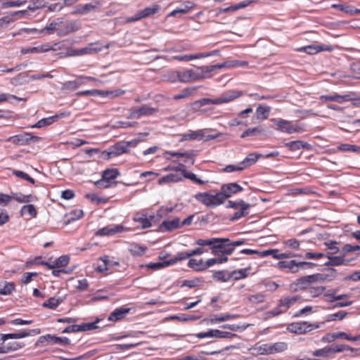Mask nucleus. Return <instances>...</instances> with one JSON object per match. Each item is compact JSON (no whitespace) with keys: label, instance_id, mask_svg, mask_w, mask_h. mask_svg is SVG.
Returning <instances> with one entry per match:
<instances>
[{"label":"nucleus","instance_id":"1","mask_svg":"<svg viewBox=\"0 0 360 360\" xmlns=\"http://www.w3.org/2000/svg\"><path fill=\"white\" fill-rule=\"evenodd\" d=\"M243 95V91L238 90H231L221 94L219 97L216 98H202L195 103V105L198 107H202L207 105H221L227 103L241 97Z\"/></svg>","mask_w":360,"mask_h":360},{"label":"nucleus","instance_id":"2","mask_svg":"<svg viewBox=\"0 0 360 360\" xmlns=\"http://www.w3.org/2000/svg\"><path fill=\"white\" fill-rule=\"evenodd\" d=\"M323 276L320 274H316L313 275H309L303 276L300 278L297 279L294 283L290 285V289L292 291L297 292L300 290H307L311 285L319 281H323Z\"/></svg>","mask_w":360,"mask_h":360},{"label":"nucleus","instance_id":"3","mask_svg":"<svg viewBox=\"0 0 360 360\" xmlns=\"http://www.w3.org/2000/svg\"><path fill=\"white\" fill-rule=\"evenodd\" d=\"M195 198L204 205L210 207H215L224 203L222 195L219 192L214 194L207 192L198 193L195 195Z\"/></svg>","mask_w":360,"mask_h":360},{"label":"nucleus","instance_id":"4","mask_svg":"<svg viewBox=\"0 0 360 360\" xmlns=\"http://www.w3.org/2000/svg\"><path fill=\"white\" fill-rule=\"evenodd\" d=\"M319 327L320 324L319 323H311L308 321H299L289 324L287 330L290 333L302 335L318 329Z\"/></svg>","mask_w":360,"mask_h":360},{"label":"nucleus","instance_id":"5","mask_svg":"<svg viewBox=\"0 0 360 360\" xmlns=\"http://www.w3.org/2000/svg\"><path fill=\"white\" fill-rule=\"evenodd\" d=\"M271 122H274L277 126V130L286 134H290L292 133H300L304 131L303 127L297 124H292L291 122L288 120L282 119H272Z\"/></svg>","mask_w":360,"mask_h":360},{"label":"nucleus","instance_id":"6","mask_svg":"<svg viewBox=\"0 0 360 360\" xmlns=\"http://www.w3.org/2000/svg\"><path fill=\"white\" fill-rule=\"evenodd\" d=\"M101 6L100 1L94 0L85 4H79L74 8L72 14L74 15H86L91 12H95Z\"/></svg>","mask_w":360,"mask_h":360},{"label":"nucleus","instance_id":"7","mask_svg":"<svg viewBox=\"0 0 360 360\" xmlns=\"http://www.w3.org/2000/svg\"><path fill=\"white\" fill-rule=\"evenodd\" d=\"M242 191L243 188L237 183H230L222 185L219 193L222 195V200L224 202L225 199Z\"/></svg>","mask_w":360,"mask_h":360},{"label":"nucleus","instance_id":"8","mask_svg":"<svg viewBox=\"0 0 360 360\" xmlns=\"http://www.w3.org/2000/svg\"><path fill=\"white\" fill-rule=\"evenodd\" d=\"M40 333L39 329H32L28 331L19 332L15 333L0 335V341L6 342L9 339H20L30 335H35Z\"/></svg>","mask_w":360,"mask_h":360},{"label":"nucleus","instance_id":"9","mask_svg":"<svg viewBox=\"0 0 360 360\" xmlns=\"http://www.w3.org/2000/svg\"><path fill=\"white\" fill-rule=\"evenodd\" d=\"M301 298L300 295H285L281 297L278 303L283 312L285 313L291 307L295 305L297 302L300 300Z\"/></svg>","mask_w":360,"mask_h":360},{"label":"nucleus","instance_id":"10","mask_svg":"<svg viewBox=\"0 0 360 360\" xmlns=\"http://www.w3.org/2000/svg\"><path fill=\"white\" fill-rule=\"evenodd\" d=\"M124 230V226L120 224L109 225L98 229L96 231V235L99 236H114L116 233L122 232Z\"/></svg>","mask_w":360,"mask_h":360},{"label":"nucleus","instance_id":"11","mask_svg":"<svg viewBox=\"0 0 360 360\" xmlns=\"http://www.w3.org/2000/svg\"><path fill=\"white\" fill-rule=\"evenodd\" d=\"M200 76L196 72V70L185 69L180 71V82L189 83L199 81Z\"/></svg>","mask_w":360,"mask_h":360},{"label":"nucleus","instance_id":"12","mask_svg":"<svg viewBox=\"0 0 360 360\" xmlns=\"http://www.w3.org/2000/svg\"><path fill=\"white\" fill-rule=\"evenodd\" d=\"M39 340L41 342H47L51 345H68L70 344V340L65 337H56L52 335H46L41 336Z\"/></svg>","mask_w":360,"mask_h":360},{"label":"nucleus","instance_id":"13","mask_svg":"<svg viewBox=\"0 0 360 360\" xmlns=\"http://www.w3.org/2000/svg\"><path fill=\"white\" fill-rule=\"evenodd\" d=\"M81 28V24L79 21L75 20L64 23L63 22L62 31L59 33V37L68 35L70 33L75 32Z\"/></svg>","mask_w":360,"mask_h":360},{"label":"nucleus","instance_id":"14","mask_svg":"<svg viewBox=\"0 0 360 360\" xmlns=\"http://www.w3.org/2000/svg\"><path fill=\"white\" fill-rule=\"evenodd\" d=\"M63 27V18H57L52 21L48 26L43 28L41 31V33L52 34L53 32H57V34L59 36V33L62 31Z\"/></svg>","mask_w":360,"mask_h":360},{"label":"nucleus","instance_id":"15","mask_svg":"<svg viewBox=\"0 0 360 360\" xmlns=\"http://www.w3.org/2000/svg\"><path fill=\"white\" fill-rule=\"evenodd\" d=\"M181 227L180 219L175 217L172 220H165L160 226V229L165 231H172Z\"/></svg>","mask_w":360,"mask_h":360},{"label":"nucleus","instance_id":"16","mask_svg":"<svg viewBox=\"0 0 360 360\" xmlns=\"http://www.w3.org/2000/svg\"><path fill=\"white\" fill-rule=\"evenodd\" d=\"M27 13V11H17L10 12L8 15L0 18V29L6 27L9 23L15 21L13 16H23Z\"/></svg>","mask_w":360,"mask_h":360},{"label":"nucleus","instance_id":"17","mask_svg":"<svg viewBox=\"0 0 360 360\" xmlns=\"http://www.w3.org/2000/svg\"><path fill=\"white\" fill-rule=\"evenodd\" d=\"M216 241L214 243V245L211 247L212 254L214 255H217L221 254V250H224V248H226V245L227 242L229 241V238H216Z\"/></svg>","mask_w":360,"mask_h":360},{"label":"nucleus","instance_id":"18","mask_svg":"<svg viewBox=\"0 0 360 360\" xmlns=\"http://www.w3.org/2000/svg\"><path fill=\"white\" fill-rule=\"evenodd\" d=\"M181 141H189V140H198L201 141L204 136V130L199 129L197 131H188L186 133L181 134Z\"/></svg>","mask_w":360,"mask_h":360},{"label":"nucleus","instance_id":"19","mask_svg":"<svg viewBox=\"0 0 360 360\" xmlns=\"http://www.w3.org/2000/svg\"><path fill=\"white\" fill-rule=\"evenodd\" d=\"M67 115L65 113H60L59 115H56L49 117L43 118L40 120H39L34 125H33L32 127L33 128H41L48 125L51 124L56 120H58L59 118L63 117L66 116Z\"/></svg>","mask_w":360,"mask_h":360},{"label":"nucleus","instance_id":"20","mask_svg":"<svg viewBox=\"0 0 360 360\" xmlns=\"http://www.w3.org/2000/svg\"><path fill=\"white\" fill-rule=\"evenodd\" d=\"M130 308L120 307L115 309L108 316V320L117 321L122 319L130 311Z\"/></svg>","mask_w":360,"mask_h":360},{"label":"nucleus","instance_id":"21","mask_svg":"<svg viewBox=\"0 0 360 360\" xmlns=\"http://www.w3.org/2000/svg\"><path fill=\"white\" fill-rule=\"evenodd\" d=\"M299 262L295 260L280 261L277 263V267L281 269H288L292 273L299 271Z\"/></svg>","mask_w":360,"mask_h":360},{"label":"nucleus","instance_id":"22","mask_svg":"<svg viewBox=\"0 0 360 360\" xmlns=\"http://www.w3.org/2000/svg\"><path fill=\"white\" fill-rule=\"evenodd\" d=\"M332 8L341 11L347 14L351 15H355L360 14V9L355 8L354 6L350 5H345V4H333L331 6Z\"/></svg>","mask_w":360,"mask_h":360},{"label":"nucleus","instance_id":"23","mask_svg":"<svg viewBox=\"0 0 360 360\" xmlns=\"http://www.w3.org/2000/svg\"><path fill=\"white\" fill-rule=\"evenodd\" d=\"M153 217V216H150V218H148L146 214L138 213L134 215L133 219L134 221L140 223L142 229H147L152 226L150 219Z\"/></svg>","mask_w":360,"mask_h":360},{"label":"nucleus","instance_id":"24","mask_svg":"<svg viewBox=\"0 0 360 360\" xmlns=\"http://www.w3.org/2000/svg\"><path fill=\"white\" fill-rule=\"evenodd\" d=\"M182 176L179 174H169L160 179L158 181V184L160 185H162L165 184L176 183L182 181Z\"/></svg>","mask_w":360,"mask_h":360},{"label":"nucleus","instance_id":"25","mask_svg":"<svg viewBox=\"0 0 360 360\" xmlns=\"http://www.w3.org/2000/svg\"><path fill=\"white\" fill-rule=\"evenodd\" d=\"M212 65L199 66L196 69V72L200 76V80L212 77L211 72H213Z\"/></svg>","mask_w":360,"mask_h":360},{"label":"nucleus","instance_id":"26","mask_svg":"<svg viewBox=\"0 0 360 360\" xmlns=\"http://www.w3.org/2000/svg\"><path fill=\"white\" fill-rule=\"evenodd\" d=\"M312 354L314 356L323 357L326 359L333 357V349L330 345L316 349L312 352Z\"/></svg>","mask_w":360,"mask_h":360},{"label":"nucleus","instance_id":"27","mask_svg":"<svg viewBox=\"0 0 360 360\" xmlns=\"http://www.w3.org/2000/svg\"><path fill=\"white\" fill-rule=\"evenodd\" d=\"M347 333L345 332L332 333H327L322 337L321 341L323 342H333L337 339H345L346 340Z\"/></svg>","mask_w":360,"mask_h":360},{"label":"nucleus","instance_id":"28","mask_svg":"<svg viewBox=\"0 0 360 360\" xmlns=\"http://www.w3.org/2000/svg\"><path fill=\"white\" fill-rule=\"evenodd\" d=\"M26 0H0V6L3 9L20 7L26 3Z\"/></svg>","mask_w":360,"mask_h":360},{"label":"nucleus","instance_id":"29","mask_svg":"<svg viewBox=\"0 0 360 360\" xmlns=\"http://www.w3.org/2000/svg\"><path fill=\"white\" fill-rule=\"evenodd\" d=\"M257 0H248V1H241L237 4L226 7L223 8V11L224 13H229V12H234L239 9L244 8L249 6L252 3L257 2Z\"/></svg>","mask_w":360,"mask_h":360},{"label":"nucleus","instance_id":"30","mask_svg":"<svg viewBox=\"0 0 360 360\" xmlns=\"http://www.w3.org/2000/svg\"><path fill=\"white\" fill-rule=\"evenodd\" d=\"M271 108L259 104L256 110V116L258 120H266L269 115Z\"/></svg>","mask_w":360,"mask_h":360},{"label":"nucleus","instance_id":"31","mask_svg":"<svg viewBox=\"0 0 360 360\" xmlns=\"http://www.w3.org/2000/svg\"><path fill=\"white\" fill-rule=\"evenodd\" d=\"M128 152L127 144L125 142L118 143L115 144L109 155L117 156Z\"/></svg>","mask_w":360,"mask_h":360},{"label":"nucleus","instance_id":"32","mask_svg":"<svg viewBox=\"0 0 360 360\" xmlns=\"http://www.w3.org/2000/svg\"><path fill=\"white\" fill-rule=\"evenodd\" d=\"M11 200H15L20 203H25L34 201L35 198L32 194L29 195H23L21 193H13L12 195H10Z\"/></svg>","mask_w":360,"mask_h":360},{"label":"nucleus","instance_id":"33","mask_svg":"<svg viewBox=\"0 0 360 360\" xmlns=\"http://www.w3.org/2000/svg\"><path fill=\"white\" fill-rule=\"evenodd\" d=\"M188 266L197 271H205V262L202 259H190L188 262Z\"/></svg>","mask_w":360,"mask_h":360},{"label":"nucleus","instance_id":"34","mask_svg":"<svg viewBox=\"0 0 360 360\" xmlns=\"http://www.w3.org/2000/svg\"><path fill=\"white\" fill-rule=\"evenodd\" d=\"M246 298L250 304H258L264 302L266 295L262 292H258L254 295H248Z\"/></svg>","mask_w":360,"mask_h":360},{"label":"nucleus","instance_id":"35","mask_svg":"<svg viewBox=\"0 0 360 360\" xmlns=\"http://www.w3.org/2000/svg\"><path fill=\"white\" fill-rule=\"evenodd\" d=\"M271 354L282 352L288 349V344L284 342L269 343Z\"/></svg>","mask_w":360,"mask_h":360},{"label":"nucleus","instance_id":"36","mask_svg":"<svg viewBox=\"0 0 360 360\" xmlns=\"http://www.w3.org/2000/svg\"><path fill=\"white\" fill-rule=\"evenodd\" d=\"M140 117L143 116H150L158 112V108L150 107L148 105H143L137 107Z\"/></svg>","mask_w":360,"mask_h":360},{"label":"nucleus","instance_id":"37","mask_svg":"<svg viewBox=\"0 0 360 360\" xmlns=\"http://www.w3.org/2000/svg\"><path fill=\"white\" fill-rule=\"evenodd\" d=\"M164 78L169 82L175 83L180 82V71L170 70L164 75Z\"/></svg>","mask_w":360,"mask_h":360},{"label":"nucleus","instance_id":"38","mask_svg":"<svg viewBox=\"0 0 360 360\" xmlns=\"http://www.w3.org/2000/svg\"><path fill=\"white\" fill-rule=\"evenodd\" d=\"M101 47L98 46L96 43L89 44L86 47L80 49L82 56L86 54L96 53L101 51Z\"/></svg>","mask_w":360,"mask_h":360},{"label":"nucleus","instance_id":"39","mask_svg":"<svg viewBox=\"0 0 360 360\" xmlns=\"http://www.w3.org/2000/svg\"><path fill=\"white\" fill-rule=\"evenodd\" d=\"M15 290V284L13 282H3L0 283V295H8Z\"/></svg>","mask_w":360,"mask_h":360},{"label":"nucleus","instance_id":"40","mask_svg":"<svg viewBox=\"0 0 360 360\" xmlns=\"http://www.w3.org/2000/svg\"><path fill=\"white\" fill-rule=\"evenodd\" d=\"M193 7V4L192 2L186 1L181 7H179L176 9L172 11L170 13L169 15L175 16L179 13H181V14L186 13Z\"/></svg>","mask_w":360,"mask_h":360},{"label":"nucleus","instance_id":"41","mask_svg":"<svg viewBox=\"0 0 360 360\" xmlns=\"http://www.w3.org/2000/svg\"><path fill=\"white\" fill-rule=\"evenodd\" d=\"M250 269V268H245L230 272L231 279L233 278L235 281H238L246 278Z\"/></svg>","mask_w":360,"mask_h":360},{"label":"nucleus","instance_id":"42","mask_svg":"<svg viewBox=\"0 0 360 360\" xmlns=\"http://www.w3.org/2000/svg\"><path fill=\"white\" fill-rule=\"evenodd\" d=\"M328 50L323 46H319L315 45H309L307 46H302L297 49V51H304L309 54H314L321 51Z\"/></svg>","mask_w":360,"mask_h":360},{"label":"nucleus","instance_id":"43","mask_svg":"<svg viewBox=\"0 0 360 360\" xmlns=\"http://www.w3.org/2000/svg\"><path fill=\"white\" fill-rule=\"evenodd\" d=\"M325 245L327 247V253L325 254L326 257H331V255H334L340 252V248H338V242L336 241H329L326 242Z\"/></svg>","mask_w":360,"mask_h":360},{"label":"nucleus","instance_id":"44","mask_svg":"<svg viewBox=\"0 0 360 360\" xmlns=\"http://www.w3.org/2000/svg\"><path fill=\"white\" fill-rule=\"evenodd\" d=\"M25 214H28L30 217H36L37 211L35 207L32 204L22 206L20 210V215L23 216Z\"/></svg>","mask_w":360,"mask_h":360},{"label":"nucleus","instance_id":"45","mask_svg":"<svg viewBox=\"0 0 360 360\" xmlns=\"http://www.w3.org/2000/svg\"><path fill=\"white\" fill-rule=\"evenodd\" d=\"M160 8V6H158L157 4H154L151 6L145 8L142 11H139L141 13V17H142L143 18H145L149 17L150 15H153L155 14L156 13H158L159 11Z\"/></svg>","mask_w":360,"mask_h":360},{"label":"nucleus","instance_id":"46","mask_svg":"<svg viewBox=\"0 0 360 360\" xmlns=\"http://www.w3.org/2000/svg\"><path fill=\"white\" fill-rule=\"evenodd\" d=\"M259 156V154L250 153L240 162V165L244 167L245 169L247 167L255 164L257 161Z\"/></svg>","mask_w":360,"mask_h":360},{"label":"nucleus","instance_id":"47","mask_svg":"<svg viewBox=\"0 0 360 360\" xmlns=\"http://www.w3.org/2000/svg\"><path fill=\"white\" fill-rule=\"evenodd\" d=\"M70 257L68 255H62L52 262L51 268L64 267L68 264Z\"/></svg>","mask_w":360,"mask_h":360},{"label":"nucleus","instance_id":"48","mask_svg":"<svg viewBox=\"0 0 360 360\" xmlns=\"http://www.w3.org/2000/svg\"><path fill=\"white\" fill-rule=\"evenodd\" d=\"M236 317H238V315L236 314L214 315L212 318L210 319V323H216L224 322L236 319Z\"/></svg>","mask_w":360,"mask_h":360},{"label":"nucleus","instance_id":"49","mask_svg":"<svg viewBox=\"0 0 360 360\" xmlns=\"http://www.w3.org/2000/svg\"><path fill=\"white\" fill-rule=\"evenodd\" d=\"M212 277L214 279L221 282H227L231 280L230 272L227 271H216L213 274Z\"/></svg>","mask_w":360,"mask_h":360},{"label":"nucleus","instance_id":"50","mask_svg":"<svg viewBox=\"0 0 360 360\" xmlns=\"http://www.w3.org/2000/svg\"><path fill=\"white\" fill-rule=\"evenodd\" d=\"M285 146L291 150H297L301 148H307L309 144L301 141H294L287 143Z\"/></svg>","mask_w":360,"mask_h":360},{"label":"nucleus","instance_id":"51","mask_svg":"<svg viewBox=\"0 0 360 360\" xmlns=\"http://www.w3.org/2000/svg\"><path fill=\"white\" fill-rule=\"evenodd\" d=\"M328 258V261L324 263L325 266H339L344 264L343 256H328L326 257Z\"/></svg>","mask_w":360,"mask_h":360},{"label":"nucleus","instance_id":"52","mask_svg":"<svg viewBox=\"0 0 360 360\" xmlns=\"http://www.w3.org/2000/svg\"><path fill=\"white\" fill-rule=\"evenodd\" d=\"M211 338H232L236 336V334L226 332V331H221L219 330H210Z\"/></svg>","mask_w":360,"mask_h":360},{"label":"nucleus","instance_id":"53","mask_svg":"<svg viewBox=\"0 0 360 360\" xmlns=\"http://www.w3.org/2000/svg\"><path fill=\"white\" fill-rule=\"evenodd\" d=\"M243 207L238 209V211L236 212L233 216L231 217V220H237L243 217H245L249 214V208L250 207V204H243Z\"/></svg>","mask_w":360,"mask_h":360},{"label":"nucleus","instance_id":"54","mask_svg":"<svg viewBox=\"0 0 360 360\" xmlns=\"http://www.w3.org/2000/svg\"><path fill=\"white\" fill-rule=\"evenodd\" d=\"M191 257L190 251L179 252L174 257L169 259V264L173 265L179 261L185 260Z\"/></svg>","mask_w":360,"mask_h":360},{"label":"nucleus","instance_id":"55","mask_svg":"<svg viewBox=\"0 0 360 360\" xmlns=\"http://www.w3.org/2000/svg\"><path fill=\"white\" fill-rule=\"evenodd\" d=\"M252 349L256 352V354L258 355L271 354L269 343L263 344L262 345H256L252 348Z\"/></svg>","mask_w":360,"mask_h":360},{"label":"nucleus","instance_id":"56","mask_svg":"<svg viewBox=\"0 0 360 360\" xmlns=\"http://www.w3.org/2000/svg\"><path fill=\"white\" fill-rule=\"evenodd\" d=\"M197 87H186L184 88L179 94L174 96V100L185 98L190 96L195 90Z\"/></svg>","mask_w":360,"mask_h":360},{"label":"nucleus","instance_id":"57","mask_svg":"<svg viewBox=\"0 0 360 360\" xmlns=\"http://www.w3.org/2000/svg\"><path fill=\"white\" fill-rule=\"evenodd\" d=\"M118 175L119 172L117 169H108L103 171L102 179L112 181V180L115 179Z\"/></svg>","mask_w":360,"mask_h":360},{"label":"nucleus","instance_id":"58","mask_svg":"<svg viewBox=\"0 0 360 360\" xmlns=\"http://www.w3.org/2000/svg\"><path fill=\"white\" fill-rule=\"evenodd\" d=\"M337 149L338 150L345 151V152H353V153H359L360 152V147L356 145H351L348 143H343L340 145Z\"/></svg>","mask_w":360,"mask_h":360},{"label":"nucleus","instance_id":"59","mask_svg":"<svg viewBox=\"0 0 360 360\" xmlns=\"http://www.w3.org/2000/svg\"><path fill=\"white\" fill-rule=\"evenodd\" d=\"M325 290L324 286H310L307 291L311 297L314 298L323 294Z\"/></svg>","mask_w":360,"mask_h":360},{"label":"nucleus","instance_id":"60","mask_svg":"<svg viewBox=\"0 0 360 360\" xmlns=\"http://www.w3.org/2000/svg\"><path fill=\"white\" fill-rule=\"evenodd\" d=\"M129 250L131 255L135 256H140L142 255L146 252V248L140 246L138 244L134 243L130 245Z\"/></svg>","mask_w":360,"mask_h":360},{"label":"nucleus","instance_id":"61","mask_svg":"<svg viewBox=\"0 0 360 360\" xmlns=\"http://www.w3.org/2000/svg\"><path fill=\"white\" fill-rule=\"evenodd\" d=\"M264 132V130L259 129V127H253L249 128L245 130L240 136L242 139H244L247 136H254L261 134Z\"/></svg>","mask_w":360,"mask_h":360},{"label":"nucleus","instance_id":"62","mask_svg":"<svg viewBox=\"0 0 360 360\" xmlns=\"http://www.w3.org/2000/svg\"><path fill=\"white\" fill-rule=\"evenodd\" d=\"M61 299L51 297L42 304V307L54 309L61 303Z\"/></svg>","mask_w":360,"mask_h":360},{"label":"nucleus","instance_id":"63","mask_svg":"<svg viewBox=\"0 0 360 360\" xmlns=\"http://www.w3.org/2000/svg\"><path fill=\"white\" fill-rule=\"evenodd\" d=\"M347 315V313L345 311H340L338 312H336L335 314H329L327 317L326 321L328 322L333 321L336 320H342L344 319Z\"/></svg>","mask_w":360,"mask_h":360},{"label":"nucleus","instance_id":"64","mask_svg":"<svg viewBox=\"0 0 360 360\" xmlns=\"http://www.w3.org/2000/svg\"><path fill=\"white\" fill-rule=\"evenodd\" d=\"M330 347L333 349V355L335 353L341 352L345 350H349L352 352L354 351H356V352L357 351V349H354L347 345H330Z\"/></svg>","mask_w":360,"mask_h":360}]
</instances>
